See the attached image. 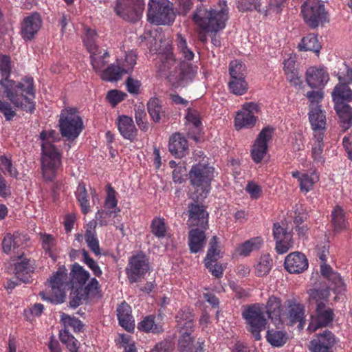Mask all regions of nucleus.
I'll return each instance as SVG.
<instances>
[{"label": "nucleus", "instance_id": "63", "mask_svg": "<svg viewBox=\"0 0 352 352\" xmlns=\"http://www.w3.org/2000/svg\"><path fill=\"white\" fill-rule=\"evenodd\" d=\"M127 91L132 94H138L141 86L140 81L129 76L126 80Z\"/></svg>", "mask_w": 352, "mask_h": 352}, {"label": "nucleus", "instance_id": "23", "mask_svg": "<svg viewBox=\"0 0 352 352\" xmlns=\"http://www.w3.org/2000/svg\"><path fill=\"white\" fill-rule=\"evenodd\" d=\"M350 84L338 83L331 91V97L334 104L349 103L352 101V89Z\"/></svg>", "mask_w": 352, "mask_h": 352}, {"label": "nucleus", "instance_id": "59", "mask_svg": "<svg viewBox=\"0 0 352 352\" xmlns=\"http://www.w3.org/2000/svg\"><path fill=\"white\" fill-rule=\"evenodd\" d=\"M40 240L42 241V246L45 251L50 250L56 245L55 238L49 234L39 233Z\"/></svg>", "mask_w": 352, "mask_h": 352}, {"label": "nucleus", "instance_id": "62", "mask_svg": "<svg viewBox=\"0 0 352 352\" xmlns=\"http://www.w3.org/2000/svg\"><path fill=\"white\" fill-rule=\"evenodd\" d=\"M174 344L168 340H163L157 344L152 349L151 352H173Z\"/></svg>", "mask_w": 352, "mask_h": 352}, {"label": "nucleus", "instance_id": "20", "mask_svg": "<svg viewBox=\"0 0 352 352\" xmlns=\"http://www.w3.org/2000/svg\"><path fill=\"white\" fill-rule=\"evenodd\" d=\"M42 25L41 16L35 12L23 19L21 26V36L25 40L34 38Z\"/></svg>", "mask_w": 352, "mask_h": 352}, {"label": "nucleus", "instance_id": "44", "mask_svg": "<svg viewBox=\"0 0 352 352\" xmlns=\"http://www.w3.org/2000/svg\"><path fill=\"white\" fill-rule=\"evenodd\" d=\"M139 329L145 332H152L158 333L162 331V326L157 324L155 322V317L149 316L146 317L140 324Z\"/></svg>", "mask_w": 352, "mask_h": 352}, {"label": "nucleus", "instance_id": "47", "mask_svg": "<svg viewBox=\"0 0 352 352\" xmlns=\"http://www.w3.org/2000/svg\"><path fill=\"white\" fill-rule=\"evenodd\" d=\"M85 289H82V287H74L70 294L69 305L72 307H77L82 302V300H85L88 296L85 294Z\"/></svg>", "mask_w": 352, "mask_h": 352}, {"label": "nucleus", "instance_id": "33", "mask_svg": "<svg viewBox=\"0 0 352 352\" xmlns=\"http://www.w3.org/2000/svg\"><path fill=\"white\" fill-rule=\"evenodd\" d=\"M189 247L192 253L201 250L206 241V235L204 230L199 228L192 229L189 232Z\"/></svg>", "mask_w": 352, "mask_h": 352}, {"label": "nucleus", "instance_id": "39", "mask_svg": "<svg viewBox=\"0 0 352 352\" xmlns=\"http://www.w3.org/2000/svg\"><path fill=\"white\" fill-rule=\"evenodd\" d=\"M147 109L155 122H160L162 117L165 116L161 102L157 98H152L149 100L147 103Z\"/></svg>", "mask_w": 352, "mask_h": 352}, {"label": "nucleus", "instance_id": "61", "mask_svg": "<svg viewBox=\"0 0 352 352\" xmlns=\"http://www.w3.org/2000/svg\"><path fill=\"white\" fill-rule=\"evenodd\" d=\"M82 254L85 263L92 270L94 274L98 276H100L102 274V271L96 262L89 257L88 252L83 250Z\"/></svg>", "mask_w": 352, "mask_h": 352}, {"label": "nucleus", "instance_id": "42", "mask_svg": "<svg viewBox=\"0 0 352 352\" xmlns=\"http://www.w3.org/2000/svg\"><path fill=\"white\" fill-rule=\"evenodd\" d=\"M335 74L339 81L338 83H352V68L344 62H342L339 64L338 71L335 72Z\"/></svg>", "mask_w": 352, "mask_h": 352}, {"label": "nucleus", "instance_id": "35", "mask_svg": "<svg viewBox=\"0 0 352 352\" xmlns=\"http://www.w3.org/2000/svg\"><path fill=\"white\" fill-rule=\"evenodd\" d=\"M32 272V267L29 260L23 259L15 265V275L16 278L25 283L30 281V274Z\"/></svg>", "mask_w": 352, "mask_h": 352}, {"label": "nucleus", "instance_id": "60", "mask_svg": "<svg viewBox=\"0 0 352 352\" xmlns=\"http://www.w3.org/2000/svg\"><path fill=\"white\" fill-rule=\"evenodd\" d=\"M62 320L65 326L67 325L72 327L75 331H80L82 329L83 325L81 321L78 319L63 314L62 316Z\"/></svg>", "mask_w": 352, "mask_h": 352}, {"label": "nucleus", "instance_id": "41", "mask_svg": "<svg viewBox=\"0 0 352 352\" xmlns=\"http://www.w3.org/2000/svg\"><path fill=\"white\" fill-rule=\"evenodd\" d=\"M266 312L268 318L273 319L280 318L281 313V303L280 300L275 296L269 298L266 305Z\"/></svg>", "mask_w": 352, "mask_h": 352}, {"label": "nucleus", "instance_id": "19", "mask_svg": "<svg viewBox=\"0 0 352 352\" xmlns=\"http://www.w3.org/2000/svg\"><path fill=\"white\" fill-rule=\"evenodd\" d=\"M285 267L289 273L300 274L308 268V260L306 256L300 252L288 254L285 260Z\"/></svg>", "mask_w": 352, "mask_h": 352}, {"label": "nucleus", "instance_id": "46", "mask_svg": "<svg viewBox=\"0 0 352 352\" xmlns=\"http://www.w3.org/2000/svg\"><path fill=\"white\" fill-rule=\"evenodd\" d=\"M87 194L85 188V186L84 184H79L77 191H76V197L78 201L80 203L82 212L83 214H86L89 212V201L87 199Z\"/></svg>", "mask_w": 352, "mask_h": 352}, {"label": "nucleus", "instance_id": "1", "mask_svg": "<svg viewBox=\"0 0 352 352\" xmlns=\"http://www.w3.org/2000/svg\"><path fill=\"white\" fill-rule=\"evenodd\" d=\"M11 72L10 58L6 55H0V97H6L16 107L32 111L34 104L27 95L34 98L33 79L27 78L25 83L9 80Z\"/></svg>", "mask_w": 352, "mask_h": 352}, {"label": "nucleus", "instance_id": "45", "mask_svg": "<svg viewBox=\"0 0 352 352\" xmlns=\"http://www.w3.org/2000/svg\"><path fill=\"white\" fill-rule=\"evenodd\" d=\"M267 341L274 346H281L286 343L287 337L285 333L280 331H268Z\"/></svg>", "mask_w": 352, "mask_h": 352}, {"label": "nucleus", "instance_id": "38", "mask_svg": "<svg viewBox=\"0 0 352 352\" xmlns=\"http://www.w3.org/2000/svg\"><path fill=\"white\" fill-rule=\"evenodd\" d=\"M256 122V118L253 114L241 111L235 117V128L236 130L245 127L249 128L254 126Z\"/></svg>", "mask_w": 352, "mask_h": 352}, {"label": "nucleus", "instance_id": "64", "mask_svg": "<svg viewBox=\"0 0 352 352\" xmlns=\"http://www.w3.org/2000/svg\"><path fill=\"white\" fill-rule=\"evenodd\" d=\"M245 190L250 195V197L255 199L261 196L262 192L261 186L254 182H249L245 187Z\"/></svg>", "mask_w": 352, "mask_h": 352}, {"label": "nucleus", "instance_id": "40", "mask_svg": "<svg viewBox=\"0 0 352 352\" xmlns=\"http://www.w3.org/2000/svg\"><path fill=\"white\" fill-rule=\"evenodd\" d=\"M263 243V240L261 237H254L251 239L246 241L243 243H242L238 248L237 252L241 256H248L252 251L258 250L261 244Z\"/></svg>", "mask_w": 352, "mask_h": 352}, {"label": "nucleus", "instance_id": "37", "mask_svg": "<svg viewBox=\"0 0 352 352\" xmlns=\"http://www.w3.org/2000/svg\"><path fill=\"white\" fill-rule=\"evenodd\" d=\"M129 73V70L121 69L119 66L111 65L104 69L100 75V78L108 82L118 81L121 79L123 74Z\"/></svg>", "mask_w": 352, "mask_h": 352}, {"label": "nucleus", "instance_id": "48", "mask_svg": "<svg viewBox=\"0 0 352 352\" xmlns=\"http://www.w3.org/2000/svg\"><path fill=\"white\" fill-rule=\"evenodd\" d=\"M237 7L240 11L245 12L256 10L258 12H263L259 0H236Z\"/></svg>", "mask_w": 352, "mask_h": 352}, {"label": "nucleus", "instance_id": "54", "mask_svg": "<svg viewBox=\"0 0 352 352\" xmlns=\"http://www.w3.org/2000/svg\"><path fill=\"white\" fill-rule=\"evenodd\" d=\"M146 115L143 107L139 105L135 109V118L138 126L142 131H146L148 129L147 123L144 120L146 118Z\"/></svg>", "mask_w": 352, "mask_h": 352}, {"label": "nucleus", "instance_id": "30", "mask_svg": "<svg viewBox=\"0 0 352 352\" xmlns=\"http://www.w3.org/2000/svg\"><path fill=\"white\" fill-rule=\"evenodd\" d=\"M118 129L124 138L130 140H133L136 135V128L132 118L129 116H122L119 118Z\"/></svg>", "mask_w": 352, "mask_h": 352}, {"label": "nucleus", "instance_id": "13", "mask_svg": "<svg viewBox=\"0 0 352 352\" xmlns=\"http://www.w3.org/2000/svg\"><path fill=\"white\" fill-rule=\"evenodd\" d=\"M229 71L231 80L228 85L231 92L235 95H243L246 93L248 85L245 79V65L241 62L234 60L230 65Z\"/></svg>", "mask_w": 352, "mask_h": 352}, {"label": "nucleus", "instance_id": "51", "mask_svg": "<svg viewBox=\"0 0 352 352\" xmlns=\"http://www.w3.org/2000/svg\"><path fill=\"white\" fill-rule=\"evenodd\" d=\"M177 43L180 53L186 60H190L194 57L193 52L188 48L186 39L181 35L177 34Z\"/></svg>", "mask_w": 352, "mask_h": 352}, {"label": "nucleus", "instance_id": "28", "mask_svg": "<svg viewBox=\"0 0 352 352\" xmlns=\"http://www.w3.org/2000/svg\"><path fill=\"white\" fill-rule=\"evenodd\" d=\"M120 324L128 331L134 329V320L131 315L130 306L123 302L117 309Z\"/></svg>", "mask_w": 352, "mask_h": 352}, {"label": "nucleus", "instance_id": "56", "mask_svg": "<svg viewBox=\"0 0 352 352\" xmlns=\"http://www.w3.org/2000/svg\"><path fill=\"white\" fill-rule=\"evenodd\" d=\"M126 96V93L114 89L109 91L107 93V99L113 107H115L118 103L122 101Z\"/></svg>", "mask_w": 352, "mask_h": 352}, {"label": "nucleus", "instance_id": "12", "mask_svg": "<svg viewBox=\"0 0 352 352\" xmlns=\"http://www.w3.org/2000/svg\"><path fill=\"white\" fill-rule=\"evenodd\" d=\"M144 9L143 0H117L115 11L122 19L132 23L138 21Z\"/></svg>", "mask_w": 352, "mask_h": 352}, {"label": "nucleus", "instance_id": "21", "mask_svg": "<svg viewBox=\"0 0 352 352\" xmlns=\"http://www.w3.org/2000/svg\"><path fill=\"white\" fill-rule=\"evenodd\" d=\"M29 239L26 234L19 232L14 234L8 233L3 238L2 241L3 251L9 254L12 250L16 254V257L20 258L22 257L23 253L15 252V250L23 245L25 241Z\"/></svg>", "mask_w": 352, "mask_h": 352}, {"label": "nucleus", "instance_id": "25", "mask_svg": "<svg viewBox=\"0 0 352 352\" xmlns=\"http://www.w3.org/2000/svg\"><path fill=\"white\" fill-rule=\"evenodd\" d=\"M330 331L326 329L316 334V338L310 342L309 349L311 352H329Z\"/></svg>", "mask_w": 352, "mask_h": 352}, {"label": "nucleus", "instance_id": "29", "mask_svg": "<svg viewBox=\"0 0 352 352\" xmlns=\"http://www.w3.org/2000/svg\"><path fill=\"white\" fill-rule=\"evenodd\" d=\"M287 320L290 325L297 322L301 323L304 316L303 305L298 303L296 299H292L287 301Z\"/></svg>", "mask_w": 352, "mask_h": 352}, {"label": "nucleus", "instance_id": "3", "mask_svg": "<svg viewBox=\"0 0 352 352\" xmlns=\"http://www.w3.org/2000/svg\"><path fill=\"white\" fill-rule=\"evenodd\" d=\"M160 69L175 87L186 86L196 74L195 66L185 60L178 63L173 53L163 56Z\"/></svg>", "mask_w": 352, "mask_h": 352}, {"label": "nucleus", "instance_id": "9", "mask_svg": "<svg viewBox=\"0 0 352 352\" xmlns=\"http://www.w3.org/2000/svg\"><path fill=\"white\" fill-rule=\"evenodd\" d=\"M148 20L157 24L169 25L175 20V13L168 0H151Z\"/></svg>", "mask_w": 352, "mask_h": 352}, {"label": "nucleus", "instance_id": "8", "mask_svg": "<svg viewBox=\"0 0 352 352\" xmlns=\"http://www.w3.org/2000/svg\"><path fill=\"white\" fill-rule=\"evenodd\" d=\"M305 24L311 29L323 26L328 21V11L320 0H307L301 6Z\"/></svg>", "mask_w": 352, "mask_h": 352}, {"label": "nucleus", "instance_id": "7", "mask_svg": "<svg viewBox=\"0 0 352 352\" xmlns=\"http://www.w3.org/2000/svg\"><path fill=\"white\" fill-rule=\"evenodd\" d=\"M214 168L206 164H198L193 166L189 172V179L191 185L195 187V191L190 194V198L194 201H201L210 190V182Z\"/></svg>", "mask_w": 352, "mask_h": 352}, {"label": "nucleus", "instance_id": "49", "mask_svg": "<svg viewBox=\"0 0 352 352\" xmlns=\"http://www.w3.org/2000/svg\"><path fill=\"white\" fill-rule=\"evenodd\" d=\"M316 138L317 139L318 144L312 148V157L314 160L318 163L324 164V160L322 156V142L323 140V133H318V134L315 135Z\"/></svg>", "mask_w": 352, "mask_h": 352}, {"label": "nucleus", "instance_id": "57", "mask_svg": "<svg viewBox=\"0 0 352 352\" xmlns=\"http://www.w3.org/2000/svg\"><path fill=\"white\" fill-rule=\"evenodd\" d=\"M96 35L95 30L88 29L87 30L86 38H85V43L87 46L88 51L91 55H96V45L94 43V37Z\"/></svg>", "mask_w": 352, "mask_h": 352}, {"label": "nucleus", "instance_id": "43", "mask_svg": "<svg viewBox=\"0 0 352 352\" xmlns=\"http://www.w3.org/2000/svg\"><path fill=\"white\" fill-rule=\"evenodd\" d=\"M319 180V177L315 172L311 174L305 173L299 177L300 190L307 192L313 188V186Z\"/></svg>", "mask_w": 352, "mask_h": 352}, {"label": "nucleus", "instance_id": "11", "mask_svg": "<svg viewBox=\"0 0 352 352\" xmlns=\"http://www.w3.org/2000/svg\"><path fill=\"white\" fill-rule=\"evenodd\" d=\"M243 316L255 340H259L260 332L266 328L267 324V319L264 316V308L259 305L250 306L244 310Z\"/></svg>", "mask_w": 352, "mask_h": 352}, {"label": "nucleus", "instance_id": "10", "mask_svg": "<svg viewBox=\"0 0 352 352\" xmlns=\"http://www.w3.org/2000/svg\"><path fill=\"white\" fill-rule=\"evenodd\" d=\"M61 135L67 140H74L82 130L83 124L81 118L76 113L74 109L64 111L59 120Z\"/></svg>", "mask_w": 352, "mask_h": 352}, {"label": "nucleus", "instance_id": "36", "mask_svg": "<svg viewBox=\"0 0 352 352\" xmlns=\"http://www.w3.org/2000/svg\"><path fill=\"white\" fill-rule=\"evenodd\" d=\"M299 51H311L318 56L321 45L315 34H309L301 39L298 45Z\"/></svg>", "mask_w": 352, "mask_h": 352}, {"label": "nucleus", "instance_id": "32", "mask_svg": "<svg viewBox=\"0 0 352 352\" xmlns=\"http://www.w3.org/2000/svg\"><path fill=\"white\" fill-rule=\"evenodd\" d=\"M348 222L345 217L344 210L336 206L331 212V230L335 232H340L346 229Z\"/></svg>", "mask_w": 352, "mask_h": 352}, {"label": "nucleus", "instance_id": "16", "mask_svg": "<svg viewBox=\"0 0 352 352\" xmlns=\"http://www.w3.org/2000/svg\"><path fill=\"white\" fill-rule=\"evenodd\" d=\"M188 205V222L191 226L199 227L206 230L208 227V213L204 206L199 204V201H194Z\"/></svg>", "mask_w": 352, "mask_h": 352}, {"label": "nucleus", "instance_id": "55", "mask_svg": "<svg viewBox=\"0 0 352 352\" xmlns=\"http://www.w3.org/2000/svg\"><path fill=\"white\" fill-rule=\"evenodd\" d=\"M86 243L90 250L97 256L100 255V248L96 234H93L89 232L88 236H85Z\"/></svg>", "mask_w": 352, "mask_h": 352}, {"label": "nucleus", "instance_id": "4", "mask_svg": "<svg viewBox=\"0 0 352 352\" xmlns=\"http://www.w3.org/2000/svg\"><path fill=\"white\" fill-rule=\"evenodd\" d=\"M41 140V166L43 177L52 180L60 165V156L53 142L59 140L58 134L54 130L43 131L39 135Z\"/></svg>", "mask_w": 352, "mask_h": 352}, {"label": "nucleus", "instance_id": "31", "mask_svg": "<svg viewBox=\"0 0 352 352\" xmlns=\"http://www.w3.org/2000/svg\"><path fill=\"white\" fill-rule=\"evenodd\" d=\"M309 118L314 131H323L326 128V117L320 109V106L310 109Z\"/></svg>", "mask_w": 352, "mask_h": 352}, {"label": "nucleus", "instance_id": "2", "mask_svg": "<svg viewBox=\"0 0 352 352\" xmlns=\"http://www.w3.org/2000/svg\"><path fill=\"white\" fill-rule=\"evenodd\" d=\"M70 276L68 277L65 266L59 267L48 280L50 290L48 292H40L42 299L54 303L63 302L66 290L82 287L89 278V274L80 265L75 263L72 266Z\"/></svg>", "mask_w": 352, "mask_h": 352}, {"label": "nucleus", "instance_id": "18", "mask_svg": "<svg viewBox=\"0 0 352 352\" xmlns=\"http://www.w3.org/2000/svg\"><path fill=\"white\" fill-rule=\"evenodd\" d=\"M210 247L205 258V265L213 276L219 278L223 274V267L217 263L212 264V262H216L221 257L216 236H214L210 240Z\"/></svg>", "mask_w": 352, "mask_h": 352}, {"label": "nucleus", "instance_id": "34", "mask_svg": "<svg viewBox=\"0 0 352 352\" xmlns=\"http://www.w3.org/2000/svg\"><path fill=\"white\" fill-rule=\"evenodd\" d=\"M179 340L178 347L181 352H204L203 342L198 341L199 346L195 348L190 332H183Z\"/></svg>", "mask_w": 352, "mask_h": 352}, {"label": "nucleus", "instance_id": "15", "mask_svg": "<svg viewBox=\"0 0 352 352\" xmlns=\"http://www.w3.org/2000/svg\"><path fill=\"white\" fill-rule=\"evenodd\" d=\"M149 270L148 259L142 254L131 256L126 268V274L131 283L139 280Z\"/></svg>", "mask_w": 352, "mask_h": 352}, {"label": "nucleus", "instance_id": "14", "mask_svg": "<svg viewBox=\"0 0 352 352\" xmlns=\"http://www.w3.org/2000/svg\"><path fill=\"white\" fill-rule=\"evenodd\" d=\"M273 129L270 126L263 128L258 133L251 150V156L256 163L261 162L266 155L267 143L272 140Z\"/></svg>", "mask_w": 352, "mask_h": 352}, {"label": "nucleus", "instance_id": "22", "mask_svg": "<svg viewBox=\"0 0 352 352\" xmlns=\"http://www.w3.org/2000/svg\"><path fill=\"white\" fill-rule=\"evenodd\" d=\"M329 79V74L323 67H311L306 72V81L311 88L324 86Z\"/></svg>", "mask_w": 352, "mask_h": 352}, {"label": "nucleus", "instance_id": "26", "mask_svg": "<svg viewBox=\"0 0 352 352\" xmlns=\"http://www.w3.org/2000/svg\"><path fill=\"white\" fill-rule=\"evenodd\" d=\"M187 148V141L180 133H175L171 136L168 150L173 155L181 158L185 155Z\"/></svg>", "mask_w": 352, "mask_h": 352}, {"label": "nucleus", "instance_id": "17", "mask_svg": "<svg viewBox=\"0 0 352 352\" xmlns=\"http://www.w3.org/2000/svg\"><path fill=\"white\" fill-rule=\"evenodd\" d=\"M273 236L276 240V250L278 253L283 254L287 252L293 245L292 234L279 223L273 225Z\"/></svg>", "mask_w": 352, "mask_h": 352}, {"label": "nucleus", "instance_id": "58", "mask_svg": "<svg viewBox=\"0 0 352 352\" xmlns=\"http://www.w3.org/2000/svg\"><path fill=\"white\" fill-rule=\"evenodd\" d=\"M109 56L108 52H104L102 56H97L96 54L91 56V63L95 71H100L105 66L107 62L104 59Z\"/></svg>", "mask_w": 352, "mask_h": 352}, {"label": "nucleus", "instance_id": "53", "mask_svg": "<svg viewBox=\"0 0 352 352\" xmlns=\"http://www.w3.org/2000/svg\"><path fill=\"white\" fill-rule=\"evenodd\" d=\"M271 267L270 261L267 258H262L256 266L255 273L257 276H263L269 273Z\"/></svg>", "mask_w": 352, "mask_h": 352}, {"label": "nucleus", "instance_id": "52", "mask_svg": "<svg viewBox=\"0 0 352 352\" xmlns=\"http://www.w3.org/2000/svg\"><path fill=\"white\" fill-rule=\"evenodd\" d=\"M306 97L309 102V108H316V106H319L320 103L324 98V93L321 90L318 91H310L306 94Z\"/></svg>", "mask_w": 352, "mask_h": 352}, {"label": "nucleus", "instance_id": "27", "mask_svg": "<svg viewBox=\"0 0 352 352\" xmlns=\"http://www.w3.org/2000/svg\"><path fill=\"white\" fill-rule=\"evenodd\" d=\"M331 292L336 296L334 300L336 302H343L346 298V285L344 280L342 278L340 274L334 272L331 270Z\"/></svg>", "mask_w": 352, "mask_h": 352}, {"label": "nucleus", "instance_id": "24", "mask_svg": "<svg viewBox=\"0 0 352 352\" xmlns=\"http://www.w3.org/2000/svg\"><path fill=\"white\" fill-rule=\"evenodd\" d=\"M340 126L345 132L352 126V107L349 103L334 104Z\"/></svg>", "mask_w": 352, "mask_h": 352}, {"label": "nucleus", "instance_id": "50", "mask_svg": "<svg viewBox=\"0 0 352 352\" xmlns=\"http://www.w3.org/2000/svg\"><path fill=\"white\" fill-rule=\"evenodd\" d=\"M152 233L159 238L165 236L166 228L164 219L162 218H155L152 221L151 226Z\"/></svg>", "mask_w": 352, "mask_h": 352}, {"label": "nucleus", "instance_id": "5", "mask_svg": "<svg viewBox=\"0 0 352 352\" xmlns=\"http://www.w3.org/2000/svg\"><path fill=\"white\" fill-rule=\"evenodd\" d=\"M309 301L316 304V314L311 317L308 326L309 332H314L330 323V292L328 287L322 289H311L308 291Z\"/></svg>", "mask_w": 352, "mask_h": 352}, {"label": "nucleus", "instance_id": "6", "mask_svg": "<svg viewBox=\"0 0 352 352\" xmlns=\"http://www.w3.org/2000/svg\"><path fill=\"white\" fill-rule=\"evenodd\" d=\"M224 7L221 10H207L201 6L197 8L193 14L192 19L195 23L204 30H206L208 32L217 33L226 26V21L228 19V9L225 1Z\"/></svg>", "mask_w": 352, "mask_h": 352}]
</instances>
